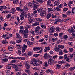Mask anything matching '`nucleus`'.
<instances>
[{"mask_svg": "<svg viewBox=\"0 0 75 75\" xmlns=\"http://www.w3.org/2000/svg\"><path fill=\"white\" fill-rule=\"evenodd\" d=\"M64 63H65V62L63 60L61 61H58V64H64Z\"/></svg>", "mask_w": 75, "mask_h": 75, "instance_id": "18", "label": "nucleus"}, {"mask_svg": "<svg viewBox=\"0 0 75 75\" xmlns=\"http://www.w3.org/2000/svg\"><path fill=\"white\" fill-rule=\"evenodd\" d=\"M11 66H10L9 65H8V66L6 67V68L8 69H10L11 68Z\"/></svg>", "mask_w": 75, "mask_h": 75, "instance_id": "54", "label": "nucleus"}, {"mask_svg": "<svg viewBox=\"0 0 75 75\" xmlns=\"http://www.w3.org/2000/svg\"><path fill=\"white\" fill-rule=\"evenodd\" d=\"M58 47L59 48H62V49H63V48H64V47H65V46H64V45H58Z\"/></svg>", "mask_w": 75, "mask_h": 75, "instance_id": "32", "label": "nucleus"}, {"mask_svg": "<svg viewBox=\"0 0 75 75\" xmlns=\"http://www.w3.org/2000/svg\"><path fill=\"white\" fill-rule=\"evenodd\" d=\"M33 3H31V2H29L28 3V5L29 6H31V7H33Z\"/></svg>", "mask_w": 75, "mask_h": 75, "instance_id": "45", "label": "nucleus"}, {"mask_svg": "<svg viewBox=\"0 0 75 75\" xmlns=\"http://www.w3.org/2000/svg\"><path fill=\"white\" fill-rule=\"evenodd\" d=\"M49 55L50 56V55H48L46 53L44 54L43 56V57L44 58H45V59H47L48 58V57L49 59H50V57H49Z\"/></svg>", "mask_w": 75, "mask_h": 75, "instance_id": "10", "label": "nucleus"}, {"mask_svg": "<svg viewBox=\"0 0 75 75\" xmlns=\"http://www.w3.org/2000/svg\"><path fill=\"white\" fill-rule=\"evenodd\" d=\"M75 69V67H71L70 68V71H73Z\"/></svg>", "mask_w": 75, "mask_h": 75, "instance_id": "33", "label": "nucleus"}, {"mask_svg": "<svg viewBox=\"0 0 75 75\" xmlns=\"http://www.w3.org/2000/svg\"><path fill=\"white\" fill-rule=\"evenodd\" d=\"M32 52H29L28 53V55H32Z\"/></svg>", "mask_w": 75, "mask_h": 75, "instance_id": "58", "label": "nucleus"}, {"mask_svg": "<svg viewBox=\"0 0 75 75\" xmlns=\"http://www.w3.org/2000/svg\"><path fill=\"white\" fill-rule=\"evenodd\" d=\"M30 33H31V34H32V35L33 36V35H35V33H34V31L33 30H31L30 31Z\"/></svg>", "mask_w": 75, "mask_h": 75, "instance_id": "49", "label": "nucleus"}, {"mask_svg": "<svg viewBox=\"0 0 75 75\" xmlns=\"http://www.w3.org/2000/svg\"><path fill=\"white\" fill-rule=\"evenodd\" d=\"M2 42L3 44H7V43H8V42H7V41L6 40H3L2 41Z\"/></svg>", "mask_w": 75, "mask_h": 75, "instance_id": "30", "label": "nucleus"}, {"mask_svg": "<svg viewBox=\"0 0 75 75\" xmlns=\"http://www.w3.org/2000/svg\"><path fill=\"white\" fill-rule=\"evenodd\" d=\"M36 59L38 62L40 63L41 64H42V61H41L39 60V59Z\"/></svg>", "mask_w": 75, "mask_h": 75, "instance_id": "56", "label": "nucleus"}, {"mask_svg": "<svg viewBox=\"0 0 75 75\" xmlns=\"http://www.w3.org/2000/svg\"><path fill=\"white\" fill-rule=\"evenodd\" d=\"M33 65H34V66H39V65L38 64V63L36 62H35L33 63Z\"/></svg>", "mask_w": 75, "mask_h": 75, "instance_id": "43", "label": "nucleus"}, {"mask_svg": "<svg viewBox=\"0 0 75 75\" xmlns=\"http://www.w3.org/2000/svg\"><path fill=\"white\" fill-rule=\"evenodd\" d=\"M11 13L12 14H15L16 13V10L15 9V8H13L12 9V11Z\"/></svg>", "mask_w": 75, "mask_h": 75, "instance_id": "20", "label": "nucleus"}, {"mask_svg": "<svg viewBox=\"0 0 75 75\" xmlns=\"http://www.w3.org/2000/svg\"><path fill=\"white\" fill-rule=\"evenodd\" d=\"M16 37L17 38H20V35H19L18 33H17L16 34Z\"/></svg>", "mask_w": 75, "mask_h": 75, "instance_id": "29", "label": "nucleus"}, {"mask_svg": "<svg viewBox=\"0 0 75 75\" xmlns=\"http://www.w3.org/2000/svg\"><path fill=\"white\" fill-rule=\"evenodd\" d=\"M63 58L64 59H65L67 58V54H65L63 57Z\"/></svg>", "mask_w": 75, "mask_h": 75, "instance_id": "62", "label": "nucleus"}, {"mask_svg": "<svg viewBox=\"0 0 75 75\" xmlns=\"http://www.w3.org/2000/svg\"><path fill=\"white\" fill-rule=\"evenodd\" d=\"M63 38L64 39H65V40H67L68 38V36L67 35H64L63 36Z\"/></svg>", "mask_w": 75, "mask_h": 75, "instance_id": "39", "label": "nucleus"}, {"mask_svg": "<svg viewBox=\"0 0 75 75\" xmlns=\"http://www.w3.org/2000/svg\"><path fill=\"white\" fill-rule=\"evenodd\" d=\"M61 66L60 65H59L58 64H57L56 65V69H59V68H61Z\"/></svg>", "mask_w": 75, "mask_h": 75, "instance_id": "25", "label": "nucleus"}, {"mask_svg": "<svg viewBox=\"0 0 75 75\" xmlns=\"http://www.w3.org/2000/svg\"><path fill=\"white\" fill-rule=\"evenodd\" d=\"M57 40H58V38H53L52 39V41L53 42H55L56 41H57Z\"/></svg>", "mask_w": 75, "mask_h": 75, "instance_id": "34", "label": "nucleus"}, {"mask_svg": "<svg viewBox=\"0 0 75 75\" xmlns=\"http://www.w3.org/2000/svg\"><path fill=\"white\" fill-rule=\"evenodd\" d=\"M62 17H64L65 18H66V17H67V15L65 14H62Z\"/></svg>", "mask_w": 75, "mask_h": 75, "instance_id": "61", "label": "nucleus"}, {"mask_svg": "<svg viewBox=\"0 0 75 75\" xmlns=\"http://www.w3.org/2000/svg\"><path fill=\"white\" fill-rule=\"evenodd\" d=\"M13 67L16 71H20V69L18 68V66H17L15 65Z\"/></svg>", "mask_w": 75, "mask_h": 75, "instance_id": "12", "label": "nucleus"}, {"mask_svg": "<svg viewBox=\"0 0 75 75\" xmlns=\"http://www.w3.org/2000/svg\"><path fill=\"white\" fill-rule=\"evenodd\" d=\"M27 44H28V45H33V44H34V43L30 41H28L27 42Z\"/></svg>", "mask_w": 75, "mask_h": 75, "instance_id": "38", "label": "nucleus"}, {"mask_svg": "<svg viewBox=\"0 0 75 75\" xmlns=\"http://www.w3.org/2000/svg\"><path fill=\"white\" fill-rule=\"evenodd\" d=\"M63 52H65V53H68V52L67 51V50L65 49H64L63 50Z\"/></svg>", "mask_w": 75, "mask_h": 75, "instance_id": "59", "label": "nucleus"}, {"mask_svg": "<svg viewBox=\"0 0 75 75\" xmlns=\"http://www.w3.org/2000/svg\"><path fill=\"white\" fill-rule=\"evenodd\" d=\"M55 27L54 26H52L50 28V31L51 33H52L55 31Z\"/></svg>", "mask_w": 75, "mask_h": 75, "instance_id": "11", "label": "nucleus"}, {"mask_svg": "<svg viewBox=\"0 0 75 75\" xmlns=\"http://www.w3.org/2000/svg\"><path fill=\"white\" fill-rule=\"evenodd\" d=\"M24 16H25L24 14H21L20 16V20H23L24 19Z\"/></svg>", "mask_w": 75, "mask_h": 75, "instance_id": "6", "label": "nucleus"}, {"mask_svg": "<svg viewBox=\"0 0 75 75\" xmlns=\"http://www.w3.org/2000/svg\"><path fill=\"white\" fill-rule=\"evenodd\" d=\"M54 9L52 8H48V12H50V11H53Z\"/></svg>", "mask_w": 75, "mask_h": 75, "instance_id": "41", "label": "nucleus"}, {"mask_svg": "<svg viewBox=\"0 0 75 75\" xmlns=\"http://www.w3.org/2000/svg\"><path fill=\"white\" fill-rule=\"evenodd\" d=\"M24 10L25 11H28V8H27V6H25L23 8Z\"/></svg>", "mask_w": 75, "mask_h": 75, "instance_id": "21", "label": "nucleus"}, {"mask_svg": "<svg viewBox=\"0 0 75 75\" xmlns=\"http://www.w3.org/2000/svg\"><path fill=\"white\" fill-rule=\"evenodd\" d=\"M36 21H39L40 22H41V21H43L44 20L42 19L39 18L36 19Z\"/></svg>", "mask_w": 75, "mask_h": 75, "instance_id": "24", "label": "nucleus"}, {"mask_svg": "<svg viewBox=\"0 0 75 75\" xmlns=\"http://www.w3.org/2000/svg\"><path fill=\"white\" fill-rule=\"evenodd\" d=\"M36 1L40 4L43 3V2H44V1H42V0H36Z\"/></svg>", "mask_w": 75, "mask_h": 75, "instance_id": "27", "label": "nucleus"}, {"mask_svg": "<svg viewBox=\"0 0 75 75\" xmlns=\"http://www.w3.org/2000/svg\"><path fill=\"white\" fill-rule=\"evenodd\" d=\"M17 62V60H13L12 61H11V64H13V63H16V62Z\"/></svg>", "mask_w": 75, "mask_h": 75, "instance_id": "42", "label": "nucleus"}, {"mask_svg": "<svg viewBox=\"0 0 75 75\" xmlns=\"http://www.w3.org/2000/svg\"><path fill=\"white\" fill-rule=\"evenodd\" d=\"M75 9V7H74L73 8H72V13L73 14H74V13H75V11H74V10Z\"/></svg>", "mask_w": 75, "mask_h": 75, "instance_id": "64", "label": "nucleus"}, {"mask_svg": "<svg viewBox=\"0 0 75 75\" xmlns=\"http://www.w3.org/2000/svg\"><path fill=\"white\" fill-rule=\"evenodd\" d=\"M20 11L21 12V13H22L21 14H25V12L23 11V9H20Z\"/></svg>", "mask_w": 75, "mask_h": 75, "instance_id": "47", "label": "nucleus"}, {"mask_svg": "<svg viewBox=\"0 0 75 75\" xmlns=\"http://www.w3.org/2000/svg\"><path fill=\"white\" fill-rule=\"evenodd\" d=\"M38 7V5L37 4H34L33 7V9L34 10H36Z\"/></svg>", "mask_w": 75, "mask_h": 75, "instance_id": "9", "label": "nucleus"}, {"mask_svg": "<svg viewBox=\"0 0 75 75\" xmlns=\"http://www.w3.org/2000/svg\"><path fill=\"white\" fill-rule=\"evenodd\" d=\"M46 72L47 73V74H48L50 72L51 75H53V74H54V72H53V71L52 70L48 69L46 71Z\"/></svg>", "mask_w": 75, "mask_h": 75, "instance_id": "7", "label": "nucleus"}, {"mask_svg": "<svg viewBox=\"0 0 75 75\" xmlns=\"http://www.w3.org/2000/svg\"><path fill=\"white\" fill-rule=\"evenodd\" d=\"M16 42L17 43H20L21 42V40H17L16 41Z\"/></svg>", "mask_w": 75, "mask_h": 75, "instance_id": "63", "label": "nucleus"}, {"mask_svg": "<svg viewBox=\"0 0 75 75\" xmlns=\"http://www.w3.org/2000/svg\"><path fill=\"white\" fill-rule=\"evenodd\" d=\"M34 51H38V47H35L33 48Z\"/></svg>", "mask_w": 75, "mask_h": 75, "instance_id": "60", "label": "nucleus"}, {"mask_svg": "<svg viewBox=\"0 0 75 75\" xmlns=\"http://www.w3.org/2000/svg\"><path fill=\"white\" fill-rule=\"evenodd\" d=\"M25 30H19V33L21 34L22 35H24L25 33Z\"/></svg>", "mask_w": 75, "mask_h": 75, "instance_id": "8", "label": "nucleus"}, {"mask_svg": "<svg viewBox=\"0 0 75 75\" xmlns=\"http://www.w3.org/2000/svg\"><path fill=\"white\" fill-rule=\"evenodd\" d=\"M68 31L69 32V33H74L75 31L74 29L72 27H71L70 30H68Z\"/></svg>", "mask_w": 75, "mask_h": 75, "instance_id": "13", "label": "nucleus"}, {"mask_svg": "<svg viewBox=\"0 0 75 75\" xmlns=\"http://www.w3.org/2000/svg\"><path fill=\"white\" fill-rule=\"evenodd\" d=\"M49 50H50V48L48 47H45V49L44 50V51L45 52H47Z\"/></svg>", "mask_w": 75, "mask_h": 75, "instance_id": "23", "label": "nucleus"}, {"mask_svg": "<svg viewBox=\"0 0 75 75\" xmlns=\"http://www.w3.org/2000/svg\"><path fill=\"white\" fill-rule=\"evenodd\" d=\"M37 12H38L37 11L35 10L33 12V13H31V14H32V16H34V15L35 14H36V13H37Z\"/></svg>", "mask_w": 75, "mask_h": 75, "instance_id": "28", "label": "nucleus"}, {"mask_svg": "<svg viewBox=\"0 0 75 75\" xmlns=\"http://www.w3.org/2000/svg\"><path fill=\"white\" fill-rule=\"evenodd\" d=\"M49 61H48V64L49 65H52V63L54 62V60H52V57L51 56L49 55Z\"/></svg>", "mask_w": 75, "mask_h": 75, "instance_id": "2", "label": "nucleus"}, {"mask_svg": "<svg viewBox=\"0 0 75 75\" xmlns=\"http://www.w3.org/2000/svg\"><path fill=\"white\" fill-rule=\"evenodd\" d=\"M8 50L9 51H13V48L9 46L8 47Z\"/></svg>", "mask_w": 75, "mask_h": 75, "instance_id": "31", "label": "nucleus"}, {"mask_svg": "<svg viewBox=\"0 0 75 75\" xmlns=\"http://www.w3.org/2000/svg\"><path fill=\"white\" fill-rule=\"evenodd\" d=\"M59 4V0L56 1L54 3L55 6H58Z\"/></svg>", "mask_w": 75, "mask_h": 75, "instance_id": "15", "label": "nucleus"}, {"mask_svg": "<svg viewBox=\"0 0 75 75\" xmlns=\"http://www.w3.org/2000/svg\"><path fill=\"white\" fill-rule=\"evenodd\" d=\"M8 13V11H4L2 12V13H4V14H7Z\"/></svg>", "mask_w": 75, "mask_h": 75, "instance_id": "57", "label": "nucleus"}, {"mask_svg": "<svg viewBox=\"0 0 75 75\" xmlns=\"http://www.w3.org/2000/svg\"><path fill=\"white\" fill-rule=\"evenodd\" d=\"M51 0H49L47 1V4L48 5H50L51 4Z\"/></svg>", "mask_w": 75, "mask_h": 75, "instance_id": "48", "label": "nucleus"}, {"mask_svg": "<svg viewBox=\"0 0 75 75\" xmlns=\"http://www.w3.org/2000/svg\"><path fill=\"white\" fill-rule=\"evenodd\" d=\"M40 27L39 26H37L35 28V33H39L40 32Z\"/></svg>", "mask_w": 75, "mask_h": 75, "instance_id": "5", "label": "nucleus"}, {"mask_svg": "<svg viewBox=\"0 0 75 75\" xmlns=\"http://www.w3.org/2000/svg\"><path fill=\"white\" fill-rule=\"evenodd\" d=\"M27 16L28 18V20H29V24H32V23L33 22V16L31 15V14H30V13H28L27 14Z\"/></svg>", "mask_w": 75, "mask_h": 75, "instance_id": "1", "label": "nucleus"}, {"mask_svg": "<svg viewBox=\"0 0 75 75\" xmlns=\"http://www.w3.org/2000/svg\"><path fill=\"white\" fill-rule=\"evenodd\" d=\"M3 9H4V6H1L0 7V11H2Z\"/></svg>", "mask_w": 75, "mask_h": 75, "instance_id": "52", "label": "nucleus"}, {"mask_svg": "<svg viewBox=\"0 0 75 75\" xmlns=\"http://www.w3.org/2000/svg\"><path fill=\"white\" fill-rule=\"evenodd\" d=\"M56 8L57 11H61V9L59 8H58V6L56 7Z\"/></svg>", "mask_w": 75, "mask_h": 75, "instance_id": "55", "label": "nucleus"}, {"mask_svg": "<svg viewBox=\"0 0 75 75\" xmlns=\"http://www.w3.org/2000/svg\"><path fill=\"white\" fill-rule=\"evenodd\" d=\"M27 48V45L25 44L23 45L22 47V48H23L24 49H26Z\"/></svg>", "mask_w": 75, "mask_h": 75, "instance_id": "35", "label": "nucleus"}, {"mask_svg": "<svg viewBox=\"0 0 75 75\" xmlns=\"http://www.w3.org/2000/svg\"><path fill=\"white\" fill-rule=\"evenodd\" d=\"M46 13V11L45 10H43L42 12V13H41V14L40 15V16L41 17H42V16H44V14H45Z\"/></svg>", "mask_w": 75, "mask_h": 75, "instance_id": "16", "label": "nucleus"}, {"mask_svg": "<svg viewBox=\"0 0 75 75\" xmlns=\"http://www.w3.org/2000/svg\"><path fill=\"white\" fill-rule=\"evenodd\" d=\"M56 31H57V32H59L60 31V30L59 29V27H56Z\"/></svg>", "mask_w": 75, "mask_h": 75, "instance_id": "37", "label": "nucleus"}, {"mask_svg": "<svg viewBox=\"0 0 75 75\" xmlns=\"http://www.w3.org/2000/svg\"><path fill=\"white\" fill-rule=\"evenodd\" d=\"M39 24V23H38V22L34 23L32 25V26H33V27L36 26V25H38Z\"/></svg>", "mask_w": 75, "mask_h": 75, "instance_id": "26", "label": "nucleus"}, {"mask_svg": "<svg viewBox=\"0 0 75 75\" xmlns=\"http://www.w3.org/2000/svg\"><path fill=\"white\" fill-rule=\"evenodd\" d=\"M10 72L9 70H6V75H8V73Z\"/></svg>", "mask_w": 75, "mask_h": 75, "instance_id": "44", "label": "nucleus"}, {"mask_svg": "<svg viewBox=\"0 0 75 75\" xmlns=\"http://www.w3.org/2000/svg\"><path fill=\"white\" fill-rule=\"evenodd\" d=\"M65 66H66V68H68V67L70 66V65H69L68 63H67Z\"/></svg>", "mask_w": 75, "mask_h": 75, "instance_id": "50", "label": "nucleus"}, {"mask_svg": "<svg viewBox=\"0 0 75 75\" xmlns=\"http://www.w3.org/2000/svg\"><path fill=\"white\" fill-rule=\"evenodd\" d=\"M62 20L60 19H57L55 20L54 21V24H57L59 22H61Z\"/></svg>", "mask_w": 75, "mask_h": 75, "instance_id": "4", "label": "nucleus"}, {"mask_svg": "<svg viewBox=\"0 0 75 75\" xmlns=\"http://www.w3.org/2000/svg\"><path fill=\"white\" fill-rule=\"evenodd\" d=\"M66 61H67V62H70L71 61V59L69 58H67L66 59H65Z\"/></svg>", "mask_w": 75, "mask_h": 75, "instance_id": "51", "label": "nucleus"}, {"mask_svg": "<svg viewBox=\"0 0 75 75\" xmlns=\"http://www.w3.org/2000/svg\"><path fill=\"white\" fill-rule=\"evenodd\" d=\"M25 66L26 68V69L25 70V72H27L28 73V71H29V68H30V66L28 64H25Z\"/></svg>", "mask_w": 75, "mask_h": 75, "instance_id": "3", "label": "nucleus"}, {"mask_svg": "<svg viewBox=\"0 0 75 75\" xmlns=\"http://www.w3.org/2000/svg\"><path fill=\"white\" fill-rule=\"evenodd\" d=\"M23 38H27L28 37V35L27 33H25L24 35Z\"/></svg>", "mask_w": 75, "mask_h": 75, "instance_id": "19", "label": "nucleus"}, {"mask_svg": "<svg viewBox=\"0 0 75 75\" xmlns=\"http://www.w3.org/2000/svg\"><path fill=\"white\" fill-rule=\"evenodd\" d=\"M10 17H11V15L8 14L6 16V18H7V19H8V18H10Z\"/></svg>", "mask_w": 75, "mask_h": 75, "instance_id": "36", "label": "nucleus"}, {"mask_svg": "<svg viewBox=\"0 0 75 75\" xmlns=\"http://www.w3.org/2000/svg\"><path fill=\"white\" fill-rule=\"evenodd\" d=\"M63 35H64V33L61 32L59 34V37L61 38L62 36Z\"/></svg>", "mask_w": 75, "mask_h": 75, "instance_id": "40", "label": "nucleus"}, {"mask_svg": "<svg viewBox=\"0 0 75 75\" xmlns=\"http://www.w3.org/2000/svg\"><path fill=\"white\" fill-rule=\"evenodd\" d=\"M47 16H46V18L47 19H49L51 16V13H50L49 14H47Z\"/></svg>", "mask_w": 75, "mask_h": 75, "instance_id": "17", "label": "nucleus"}, {"mask_svg": "<svg viewBox=\"0 0 75 75\" xmlns=\"http://www.w3.org/2000/svg\"><path fill=\"white\" fill-rule=\"evenodd\" d=\"M44 10V8H39L38 9V13H41V12H42V11H43V10Z\"/></svg>", "mask_w": 75, "mask_h": 75, "instance_id": "14", "label": "nucleus"}, {"mask_svg": "<svg viewBox=\"0 0 75 75\" xmlns=\"http://www.w3.org/2000/svg\"><path fill=\"white\" fill-rule=\"evenodd\" d=\"M71 13V11H69L67 12L66 14L67 15H70V14Z\"/></svg>", "mask_w": 75, "mask_h": 75, "instance_id": "46", "label": "nucleus"}, {"mask_svg": "<svg viewBox=\"0 0 75 75\" xmlns=\"http://www.w3.org/2000/svg\"><path fill=\"white\" fill-rule=\"evenodd\" d=\"M32 61L33 62V64L35 62H37V60L35 59H33L32 60Z\"/></svg>", "mask_w": 75, "mask_h": 75, "instance_id": "53", "label": "nucleus"}, {"mask_svg": "<svg viewBox=\"0 0 75 75\" xmlns=\"http://www.w3.org/2000/svg\"><path fill=\"white\" fill-rule=\"evenodd\" d=\"M17 58L18 59H21V60H25V57H17Z\"/></svg>", "mask_w": 75, "mask_h": 75, "instance_id": "22", "label": "nucleus"}]
</instances>
